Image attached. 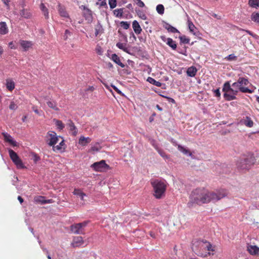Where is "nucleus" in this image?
<instances>
[{
  "label": "nucleus",
  "mask_w": 259,
  "mask_h": 259,
  "mask_svg": "<svg viewBox=\"0 0 259 259\" xmlns=\"http://www.w3.org/2000/svg\"><path fill=\"white\" fill-rule=\"evenodd\" d=\"M102 148L101 146L100 145V144L99 142H96L95 144L92 145L91 149H90L89 151H95V152H98Z\"/></svg>",
  "instance_id": "obj_30"
},
{
  "label": "nucleus",
  "mask_w": 259,
  "mask_h": 259,
  "mask_svg": "<svg viewBox=\"0 0 259 259\" xmlns=\"http://www.w3.org/2000/svg\"><path fill=\"white\" fill-rule=\"evenodd\" d=\"M112 87L118 94L123 95V94L122 93V92L119 90L116 86L112 85Z\"/></svg>",
  "instance_id": "obj_60"
},
{
  "label": "nucleus",
  "mask_w": 259,
  "mask_h": 259,
  "mask_svg": "<svg viewBox=\"0 0 259 259\" xmlns=\"http://www.w3.org/2000/svg\"><path fill=\"white\" fill-rule=\"evenodd\" d=\"M109 5L111 9H114L117 5L116 0H109Z\"/></svg>",
  "instance_id": "obj_48"
},
{
  "label": "nucleus",
  "mask_w": 259,
  "mask_h": 259,
  "mask_svg": "<svg viewBox=\"0 0 259 259\" xmlns=\"http://www.w3.org/2000/svg\"><path fill=\"white\" fill-rule=\"evenodd\" d=\"M70 34L71 32L68 30H66L64 35V39H67L68 38V35H70Z\"/></svg>",
  "instance_id": "obj_61"
},
{
  "label": "nucleus",
  "mask_w": 259,
  "mask_h": 259,
  "mask_svg": "<svg viewBox=\"0 0 259 259\" xmlns=\"http://www.w3.org/2000/svg\"><path fill=\"white\" fill-rule=\"evenodd\" d=\"M73 193L74 195L79 196L82 200H83V197L85 195L84 193H83L80 189H75L73 192Z\"/></svg>",
  "instance_id": "obj_34"
},
{
  "label": "nucleus",
  "mask_w": 259,
  "mask_h": 259,
  "mask_svg": "<svg viewBox=\"0 0 259 259\" xmlns=\"http://www.w3.org/2000/svg\"><path fill=\"white\" fill-rule=\"evenodd\" d=\"M111 59L114 62L120 66L121 67L123 68L125 67L124 64L121 62L119 57L116 54H113L111 55Z\"/></svg>",
  "instance_id": "obj_16"
},
{
  "label": "nucleus",
  "mask_w": 259,
  "mask_h": 259,
  "mask_svg": "<svg viewBox=\"0 0 259 259\" xmlns=\"http://www.w3.org/2000/svg\"><path fill=\"white\" fill-rule=\"evenodd\" d=\"M2 135L4 137V140L8 142L9 144H10L13 146H17V143L16 141H15L12 137V136L8 134L7 133H3Z\"/></svg>",
  "instance_id": "obj_13"
},
{
  "label": "nucleus",
  "mask_w": 259,
  "mask_h": 259,
  "mask_svg": "<svg viewBox=\"0 0 259 259\" xmlns=\"http://www.w3.org/2000/svg\"><path fill=\"white\" fill-rule=\"evenodd\" d=\"M40 157L35 153L32 154V159L33 160L35 163H36L37 161L40 160Z\"/></svg>",
  "instance_id": "obj_49"
},
{
  "label": "nucleus",
  "mask_w": 259,
  "mask_h": 259,
  "mask_svg": "<svg viewBox=\"0 0 259 259\" xmlns=\"http://www.w3.org/2000/svg\"><path fill=\"white\" fill-rule=\"evenodd\" d=\"M151 183L153 188L154 196L157 199L162 198L165 195L166 182L161 179H155Z\"/></svg>",
  "instance_id": "obj_4"
},
{
  "label": "nucleus",
  "mask_w": 259,
  "mask_h": 259,
  "mask_svg": "<svg viewBox=\"0 0 259 259\" xmlns=\"http://www.w3.org/2000/svg\"><path fill=\"white\" fill-rule=\"evenodd\" d=\"M133 28L135 32L137 34H139L140 33H141L142 31V29L137 21L134 20L133 22Z\"/></svg>",
  "instance_id": "obj_22"
},
{
  "label": "nucleus",
  "mask_w": 259,
  "mask_h": 259,
  "mask_svg": "<svg viewBox=\"0 0 259 259\" xmlns=\"http://www.w3.org/2000/svg\"><path fill=\"white\" fill-rule=\"evenodd\" d=\"M54 121L55 122V124L57 126L59 130H61L64 127V125L62 121L54 119Z\"/></svg>",
  "instance_id": "obj_42"
},
{
  "label": "nucleus",
  "mask_w": 259,
  "mask_h": 259,
  "mask_svg": "<svg viewBox=\"0 0 259 259\" xmlns=\"http://www.w3.org/2000/svg\"><path fill=\"white\" fill-rule=\"evenodd\" d=\"M227 195V192L225 189L210 191L204 188H199L192 192L191 199L197 204L201 205L211 201H218Z\"/></svg>",
  "instance_id": "obj_1"
},
{
  "label": "nucleus",
  "mask_w": 259,
  "mask_h": 259,
  "mask_svg": "<svg viewBox=\"0 0 259 259\" xmlns=\"http://www.w3.org/2000/svg\"><path fill=\"white\" fill-rule=\"evenodd\" d=\"M136 12L138 14V15L143 20H146L147 19V16L141 10H136Z\"/></svg>",
  "instance_id": "obj_46"
},
{
  "label": "nucleus",
  "mask_w": 259,
  "mask_h": 259,
  "mask_svg": "<svg viewBox=\"0 0 259 259\" xmlns=\"http://www.w3.org/2000/svg\"><path fill=\"white\" fill-rule=\"evenodd\" d=\"M221 168L222 169V170L220 171V172L227 173L230 171V167H229L228 165L226 164H223L221 166Z\"/></svg>",
  "instance_id": "obj_41"
},
{
  "label": "nucleus",
  "mask_w": 259,
  "mask_h": 259,
  "mask_svg": "<svg viewBox=\"0 0 259 259\" xmlns=\"http://www.w3.org/2000/svg\"><path fill=\"white\" fill-rule=\"evenodd\" d=\"M188 25L190 31L194 35H196V32L195 31L196 28L189 18L188 19Z\"/></svg>",
  "instance_id": "obj_25"
},
{
  "label": "nucleus",
  "mask_w": 259,
  "mask_h": 259,
  "mask_svg": "<svg viewBox=\"0 0 259 259\" xmlns=\"http://www.w3.org/2000/svg\"><path fill=\"white\" fill-rule=\"evenodd\" d=\"M116 46L119 49L123 50L124 52L127 53H130L128 52V49L125 47V44L121 42H117Z\"/></svg>",
  "instance_id": "obj_35"
},
{
  "label": "nucleus",
  "mask_w": 259,
  "mask_h": 259,
  "mask_svg": "<svg viewBox=\"0 0 259 259\" xmlns=\"http://www.w3.org/2000/svg\"><path fill=\"white\" fill-rule=\"evenodd\" d=\"M95 34L97 36L99 33H101L103 32V27L102 25L100 22H98V24L95 26Z\"/></svg>",
  "instance_id": "obj_31"
},
{
  "label": "nucleus",
  "mask_w": 259,
  "mask_h": 259,
  "mask_svg": "<svg viewBox=\"0 0 259 259\" xmlns=\"http://www.w3.org/2000/svg\"><path fill=\"white\" fill-rule=\"evenodd\" d=\"M91 141V139L89 137L85 138L81 136L79 140V143L83 146H85Z\"/></svg>",
  "instance_id": "obj_24"
},
{
  "label": "nucleus",
  "mask_w": 259,
  "mask_h": 259,
  "mask_svg": "<svg viewBox=\"0 0 259 259\" xmlns=\"http://www.w3.org/2000/svg\"><path fill=\"white\" fill-rule=\"evenodd\" d=\"M255 162V158L252 154L244 155L240 157L236 162V166L238 170H247Z\"/></svg>",
  "instance_id": "obj_3"
},
{
  "label": "nucleus",
  "mask_w": 259,
  "mask_h": 259,
  "mask_svg": "<svg viewBox=\"0 0 259 259\" xmlns=\"http://www.w3.org/2000/svg\"><path fill=\"white\" fill-rule=\"evenodd\" d=\"M88 224L87 222H83L80 223L75 224L70 227L71 232L76 234H84L83 228Z\"/></svg>",
  "instance_id": "obj_8"
},
{
  "label": "nucleus",
  "mask_w": 259,
  "mask_h": 259,
  "mask_svg": "<svg viewBox=\"0 0 259 259\" xmlns=\"http://www.w3.org/2000/svg\"><path fill=\"white\" fill-rule=\"evenodd\" d=\"M163 97L165 98H166L169 102H171V103H176L175 100L174 99H172V98H171L170 97H167V96H163Z\"/></svg>",
  "instance_id": "obj_63"
},
{
  "label": "nucleus",
  "mask_w": 259,
  "mask_h": 259,
  "mask_svg": "<svg viewBox=\"0 0 259 259\" xmlns=\"http://www.w3.org/2000/svg\"><path fill=\"white\" fill-rule=\"evenodd\" d=\"M214 93V95L217 97L220 98L221 97V93L220 91V89H217L216 90H214L213 91Z\"/></svg>",
  "instance_id": "obj_59"
},
{
  "label": "nucleus",
  "mask_w": 259,
  "mask_h": 259,
  "mask_svg": "<svg viewBox=\"0 0 259 259\" xmlns=\"http://www.w3.org/2000/svg\"><path fill=\"white\" fill-rule=\"evenodd\" d=\"M161 39L164 41L166 42V44L170 47L172 50H176L177 48V44L176 42L173 40V39L171 38H166V37L164 35L160 36Z\"/></svg>",
  "instance_id": "obj_10"
},
{
  "label": "nucleus",
  "mask_w": 259,
  "mask_h": 259,
  "mask_svg": "<svg viewBox=\"0 0 259 259\" xmlns=\"http://www.w3.org/2000/svg\"><path fill=\"white\" fill-rule=\"evenodd\" d=\"M61 139H62V141L60 142L59 144L58 145H57L55 147H54V150H58V151H60L61 150H62V146L63 145H64V140L63 138V137H61V138H60Z\"/></svg>",
  "instance_id": "obj_44"
},
{
  "label": "nucleus",
  "mask_w": 259,
  "mask_h": 259,
  "mask_svg": "<svg viewBox=\"0 0 259 259\" xmlns=\"http://www.w3.org/2000/svg\"><path fill=\"white\" fill-rule=\"evenodd\" d=\"M231 91H233V94H230L228 93L224 94V97L227 101H231L236 99V96L237 95L238 91L232 88Z\"/></svg>",
  "instance_id": "obj_11"
},
{
  "label": "nucleus",
  "mask_w": 259,
  "mask_h": 259,
  "mask_svg": "<svg viewBox=\"0 0 259 259\" xmlns=\"http://www.w3.org/2000/svg\"><path fill=\"white\" fill-rule=\"evenodd\" d=\"M157 151L162 157L165 159H167L169 158L168 156L161 149L159 148Z\"/></svg>",
  "instance_id": "obj_47"
},
{
  "label": "nucleus",
  "mask_w": 259,
  "mask_h": 259,
  "mask_svg": "<svg viewBox=\"0 0 259 259\" xmlns=\"http://www.w3.org/2000/svg\"><path fill=\"white\" fill-rule=\"evenodd\" d=\"M129 67L128 66L126 67V68L122 70L123 72L125 74H130L131 73V71L128 69Z\"/></svg>",
  "instance_id": "obj_64"
},
{
  "label": "nucleus",
  "mask_w": 259,
  "mask_h": 259,
  "mask_svg": "<svg viewBox=\"0 0 259 259\" xmlns=\"http://www.w3.org/2000/svg\"><path fill=\"white\" fill-rule=\"evenodd\" d=\"M137 1V5L141 7V8H143L144 7H145V4L144 3L141 1V0H136Z\"/></svg>",
  "instance_id": "obj_58"
},
{
  "label": "nucleus",
  "mask_w": 259,
  "mask_h": 259,
  "mask_svg": "<svg viewBox=\"0 0 259 259\" xmlns=\"http://www.w3.org/2000/svg\"><path fill=\"white\" fill-rule=\"evenodd\" d=\"M83 8V10L85 11L84 13V16L86 20H89V21H91L92 20V11L85 7L84 6H82Z\"/></svg>",
  "instance_id": "obj_19"
},
{
  "label": "nucleus",
  "mask_w": 259,
  "mask_h": 259,
  "mask_svg": "<svg viewBox=\"0 0 259 259\" xmlns=\"http://www.w3.org/2000/svg\"><path fill=\"white\" fill-rule=\"evenodd\" d=\"M232 86L234 88L237 89H238L239 90V84L238 83V80L236 82H234L232 84Z\"/></svg>",
  "instance_id": "obj_62"
},
{
  "label": "nucleus",
  "mask_w": 259,
  "mask_h": 259,
  "mask_svg": "<svg viewBox=\"0 0 259 259\" xmlns=\"http://www.w3.org/2000/svg\"><path fill=\"white\" fill-rule=\"evenodd\" d=\"M9 29L5 22H0V34L5 35L8 33Z\"/></svg>",
  "instance_id": "obj_18"
},
{
  "label": "nucleus",
  "mask_w": 259,
  "mask_h": 259,
  "mask_svg": "<svg viewBox=\"0 0 259 259\" xmlns=\"http://www.w3.org/2000/svg\"><path fill=\"white\" fill-rule=\"evenodd\" d=\"M45 200L44 197L42 196H37L34 198V201L36 202H40L42 204V202Z\"/></svg>",
  "instance_id": "obj_55"
},
{
  "label": "nucleus",
  "mask_w": 259,
  "mask_h": 259,
  "mask_svg": "<svg viewBox=\"0 0 259 259\" xmlns=\"http://www.w3.org/2000/svg\"><path fill=\"white\" fill-rule=\"evenodd\" d=\"M192 248L198 256L205 257L210 254L209 251H214V247L206 240H197L193 243Z\"/></svg>",
  "instance_id": "obj_2"
},
{
  "label": "nucleus",
  "mask_w": 259,
  "mask_h": 259,
  "mask_svg": "<svg viewBox=\"0 0 259 259\" xmlns=\"http://www.w3.org/2000/svg\"><path fill=\"white\" fill-rule=\"evenodd\" d=\"M149 141L150 144L155 148V149L157 150L159 149L158 145L156 143V142L155 140L153 139H149Z\"/></svg>",
  "instance_id": "obj_51"
},
{
  "label": "nucleus",
  "mask_w": 259,
  "mask_h": 259,
  "mask_svg": "<svg viewBox=\"0 0 259 259\" xmlns=\"http://www.w3.org/2000/svg\"><path fill=\"white\" fill-rule=\"evenodd\" d=\"M120 25L124 29H127L130 27V24L126 21H121Z\"/></svg>",
  "instance_id": "obj_50"
},
{
  "label": "nucleus",
  "mask_w": 259,
  "mask_h": 259,
  "mask_svg": "<svg viewBox=\"0 0 259 259\" xmlns=\"http://www.w3.org/2000/svg\"><path fill=\"white\" fill-rule=\"evenodd\" d=\"M84 243L83 238L81 236H76L73 239L71 245L73 247H79Z\"/></svg>",
  "instance_id": "obj_12"
},
{
  "label": "nucleus",
  "mask_w": 259,
  "mask_h": 259,
  "mask_svg": "<svg viewBox=\"0 0 259 259\" xmlns=\"http://www.w3.org/2000/svg\"><path fill=\"white\" fill-rule=\"evenodd\" d=\"M180 44H188L190 42V38L187 37L185 35L179 36Z\"/></svg>",
  "instance_id": "obj_39"
},
{
  "label": "nucleus",
  "mask_w": 259,
  "mask_h": 259,
  "mask_svg": "<svg viewBox=\"0 0 259 259\" xmlns=\"http://www.w3.org/2000/svg\"><path fill=\"white\" fill-rule=\"evenodd\" d=\"M156 11L157 13L160 15H162L164 12V7L161 4H159L156 7Z\"/></svg>",
  "instance_id": "obj_43"
},
{
  "label": "nucleus",
  "mask_w": 259,
  "mask_h": 259,
  "mask_svg": "<svg viewBox=\"0 0 259 259\" xmlns=\"http://www.w3.org/2000/svg\"><path fill=\"white\" fill-rule=\"evenodd\" d=\"M9 108L11 110H16L17 108V106L14 102H11Z\"/></svg>",
  "instance_id": "obj_57"
},
{
  "label": "nucleus",
  "mask_w": 259,
  "mask_h": 259,
  "mask_svg": "<svg viewBox=\"0 0 259 259\" xmlns=\"http://www.w3.org/2000/svg\"><path fill=\"white\" fill-rule=\"evenodd\" d=\"M20 15L21 17L25 19H29L32 16L31 13L29 10L24 9L20 11Z\"/></svg>",
  "instance_id": "obj_23"
},
{
  "label": "nucleus",
  "mask_w": 259,
  "mask_h": 259,
  "mask_svg": "<svg viewBox=\"0 0 259 259\" xmlns=\"http://www.w3.org/2000/svg\"><path fill=\"white\" fill-rule=\"evenodd\" d=\"M244 123L246 126L249 127L253 126V122L250 119V118L248 116H247L246 119L244 120Z\"/></svg>",
  "instance_id": "obj_37"
},
{
  "label": "nucleus",
  "mask_w": 259,
  "mask_h": 259,
  "mask_svg": "<svg viewBox=\"0 0 259 259\" xmlns=\"http://www.w3.org/2000/svg\"><path fill=\"white\" fill-rule=\"evenodd\" d=\"M248 4L251 8L257 9L259 8V0H249Z\"/></svg>",
  "instance_id": "obj_29"
},
{
  "label": "nucleus",
  "mask_w": 259,
  "mask_h": 259,
  "mask_svg": "<svg viewBox=\"0 0 259 259\" xmlns=\"http://www.w3.org/2000/svg\"><path fill=\"white\" fill-rule=\"evenodd\" d=\"M9 156L18 168H23L25 167L22 160L18 156V154L11 149H8Z\"/></svg>",
  "instance_id": "obj_6"
},
{
  "label": "nucleus",
  "mask_w": 259,
  "mask_h": 259,
  "mask_svg": "<svg viewBox=\"0 0 259 259\" xmlns=\"http://www.w3.org/2000/svg\"><path fill=\"white\" fill-rule=\"evenodd\" d=\"M91 167L95 171L100 172L106 171L110 169L109 165L106 163L104 160L94 163Z\"/></svg>",
  "instance_id": "obj_5"
},
{
  "label": "nucleus",
  "mask_w": 259,
  "mask_h": 259,
  "mask_svg": "<svg viewBox=\"0 0 259 259\" xmlns=\"http://www.w3.org/2000/svg\"><path fill=\"white\" fill-rule=\"evenodd\" d=\"M197 71L196 68L192 66L187 69L186 73L188 76L192 77L195 76Z\"/></svg>",
  "instance_id": "obj_21"
},
{
  "label": "nucleus",
  "mask_w": 259,
  "mask_h": 259,
  "mask_svg": "<svg viewBox=\"0 0 259 259\" xmlns=\"http://www.w3.org/2000/svg\"><path fill=\"white\" fill-rule=\"evenodd\" d=\"M47 105L50 108L53 109L55 111L59 110V108L57 107L56 103L55 101H48Z\"/></svg>",
  "instance_id": "obj_38"
},
{
  "label": "nucleus",
  "mask_w": 259,
  "mask_h": 259,
  "mask_svg": "<svg viewBox=\"0 0 259 259\" xmlns=\"http://www.w3.org/2000/svg\"><path fill=\"white\" fill-rule=\"evenodd\" d=\"M20 44L25 51H27L32 46L31 41L24 40H21Z\"/></svg>",
  "instance_id": "obj_20"
},
{
  "label": "nucleus",
  "mask_w": 259,
  "mask_h": 259,
  "mask_svg": "<svg viewBox=\"0 0 259 259\" xmlns=\"http://www.w3.org/2000/svg\"><path fill=\"white\" fill-rule=\"evenodd\" d=\"M165 29H167L168 31L171 33L179 32V31L174 27L172 26L168 23H165L164 25Z\"/></svg>",
  "instance_id": "obj_26"
},
{
  "label": "nucleus",
  "mask_w": 259,
  "mask_h": 259,
  "mask_svg": "<svg viewBox=\"0 0 259 259\" xmlns=\"http://www.w3.org/2000/svg\"><path fill=\"white\" fill-rule=\"evenodd\" d=\"M232 88L231 87L230 81H228L224 83L223 87V92H224V93H227L231 91V89Z\"/></svg>",
  "instance_id": "obj_27"
},
{
  "label": "nucleus",
  "mask_w": 259,
  "mask_h": 259,
  "mask_svg": "<svg viewBox=\"0 0 259 259\" xmlns=\"http://www.w3.org/2000/svg\"><path fill=\"white\" fill-rule=\"evenodd\" d=\"M178 149L180 151L183 153L184 154H185L186 155L190 156L192 155V153L190 152V151L188 149L185 148L184 147H183L180 145H178Z\"/></svg>",
  "instance_id": "obj_28"
},
{
  "label": "nucleus",
  "mask_w": 259,
  "mask_h": 259,
  "mask_svg": "<svg viewBox=\"0 0 259 259\" xmlns=\"http://www.w3.org/2000/svg\"><path fill=\"white\" fill-rule=\"evenodd\" d=\"M47 137H50L48 139V144L50 146H54L57 143L59 139L61 138V136H57L56 133L53 131H50L47 133Z\"/></svg>",
  "instance_id": "obj_9"
},
{
  "label": "nucleus",
  "mask_w": 259,
  "mask_h": 259,
  "mask_svg": "<svg viewBox=\"0 0 259 259\" xmlns=\"http://www.w3.org/2000/svg\"><path fill=\"white\" fill-rule=\"evenodd\" d=\"M58 10L59 14L61 16L67 18L68 17V14L66 11L65 8L64 6H62L60 4H59L58 5Z\"/></svg>",
  "instance_id": "obj_17"
},
{
  "label": "nucleus",
  "mask_w": 259,
  "mask_h": 259,
  "mask_svg": "<svg viewBox=\"0 0 259 259\" xmlns=\"http://www.w3.org/2000/svg\"><path fill=\"white\" fill-rule=\"evenodd\" d=\"M247 251L251 255H259V247L256 245H248Z\"/></svg>",
  "instance_id": "obj_14"
},
{
  "label": "nucleus",
  "mask_w": 259,
  "mask_h": 259,
  "mask_svg": "<svg viewBox=\"0 0 259 259\" xmlns=\"http://www.w3.org/2000/svg\"><path fill=\"white\" fill-rule=\"evenodd\" d=\"M6 85L7 88L10 91H12L15 88V83L12 80H7Z\"/></svg>",
  "instance_id": "obj_36"
},
{
  "label": "nucleus",
  "mask_w": 259,
  "mask_h": 259,
  "mask_svg": "<svg viewBox=\"0 0 259 259\" xmlns=\"http://www.w3.org/2000/svg\"><path fill=\"white\" fill-rule=\"evenodd\" d=\"M251 19L252 21L259 23V13H253L251 15Z\"/></svg>",
  "instance_id": "obj_40"
},
{
  "label": "nucleus",
  "mask_w": 259,
  "mask_h": 259,
  "mask_svg": "<svg viewBox=\"0 0 259 259\" xmlns=\"http://www.w3.org/2000/svg\"><path fill=\"white\" fill-rule=\"evenodd\" d=\"M98 1L100 2V3H99V2H97L96 3V5H100V6L101 7H104L106 8H107V5L106 4V0H98Z\"/></svg>",
  "instance_id": "obj_53"
},
{
  "label": "nucleus",
  "mask_w": 259,
  "mask_h": 259,
  "mask_svg": "<svg viewBox=\"0 0 259 259\" xmlns=\"http://www.w3.org/2000/svg\"><path fill=\"white\" fill-rule=\"evenodd\" d=\"M40 9L41 10V11L43 12L46 19H48L49 18L48 9L46 8V7L45 6V5L43 3H41L40 4Z\"/></svg>",
  "instance_id": "obj_33"
},
{
  "label": "nucleus",
  "mask_w": 259,
  "mask_h": 259,
  "mask_svg": "<svg viewBox=\"0 0 259 259\" xmlns=\"http://www.w3.org/2000/svg\"><path fill=\"white\" fill-rule=\"evenodd\" d=\"M147 80L150 83L155 85L156 87H160L162 85V83L158 81H156L154 78L151 77H148Z\"/></svg>",
  "instance_id": "obj_32"
},
{
  "label": "nucleus",
  "mask_w": 259,
  "mask_h": 259,
  "mask_svg": "<svg viewBox=\"0 0 259 259\" xmlns=\"http://www.w3.org/2000/svg\"><path fill=\"white\" fill-rule=\"evenodd\" d=\"M67 125L69 127V131L71 132L72 135L75 136L77 134L78 130L72 121L71 120H68Z\"/></svg>",
  "instance_id": "obj_15"
},
{
  "label": "nucleus",
  "mask_w": 259,
  "mask_h": 259,
  "mask_svg": "<svg viewBox=\"0 0 259 259\" xmlns=\"http://www.w3.org/2000/svg\"><path fill=\"white\" fill-rule=\"evenodd\" d=\"M241 30L243 31H245L248 34H249L250 35L252 36L253 37H254L255 38H257L258 37V36L256 34H254L251 31H250L248 30H245V29H242Z\"/></svg>",
  "instance_id": "obj_54"
},
{
  "label": "nucleus",
  "mask_w": 259,
  "mask_h": 259,
  "mask_svg": "<svg viewBox=\"0 0 259 259\" xmlns=\"http://www.w3.org/2000/svg\"><path fill=\"white\" fill-rule=\"evenodd\" d=\"M226 59L228 61L235 60L237 59V57L233 54H230L228 55Z\"/></svg>",
  "instance_id": "obj_52"
},
{
  "label": "nucleus",
  "mask_w": 259,
  "mask_h": 259,
  "mask_svg": "<svg viewBox=\"0 0 259 259\" xmlns=\"http://www.w3.org/2000/svg\"><path fill=\"white\" fill-rule=\"evenodd\" d=\"M114 14L117 17H121L122 16L123 14V9H118L114 10L113 11Z\"/></svg>",
  "instance_id": "obj_45"
},
{
  "label": "nucleus",
  "mask_w": 259,
  "mask_h": 259,
  "mask_svg": "<svg viewBox=\"0 0 259 259\" xmlns=\"http://www.w3.org/2000/svg\"><path fill=\"white\" fill-rule=\"evenodd\" d=\"M96 51L97 53L99 55H102L103 54V50L102 48L100 46H97L96 49Z\"/></svg>",
  "instance_id": "obj_56"
},
{
  "label": "nucleus",
  "mask_w": 259,
  "mask_h": 259,
  "mask_svg": "<svg viewBox=\"0 0 259 259\" xmlns=\"http://www.w3.org/2000/svg\"><path fill=\"white\" fill-rule=\"evenodd\" d=\"M238 83L239 86V91L243 93H252L253 91L249 89L248 88L243 87L247 85L249 83V82L247 78L240 77L238 79Z\"/></svg>",
  "instance_id": "obj_7"
}]
</instances>
